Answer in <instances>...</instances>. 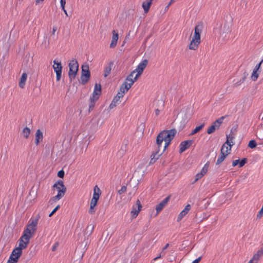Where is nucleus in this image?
Returning a JSON list of instances; mask_svg holds the SVG:
<instances>
[{"mask_svg":"<svg viewBox=\"0 0 263 263\" xmlns=\"http://www.w3.org/2000/svg\"><path fill=\"white\" fill-rule=\"evenodd\" d=\"M238 126L237 124H235V125H234L231 129L230 133L235 134L236 135L237 132Z\"/></svg>","mask_w":263,"mask_h":263,"instance_id":"obj_54","label":"nucleus"},{"mask_svg":"<svg viewBox=\"0 0 263 263\" xmlns=\"http://www.w3.org/2000/svg\"><path fill=\"white\" fill-rule=\"evenodd\" d=\"M190 111V108L188 107H183L180 110V114H184V116L182 117V119L180 122V125L179 127V132L181 131L185 127L186 124L187 123L189 120L190 119V115L189 114Z\"/></svg>","mask_w":263,"mask_h":263,"instance_id":"obj_4","label":"nucleus"},{"mask_svg":"<svg viewBox=\"0 0 263 263\" xmlns=\"http://www.w3.org/2000/svg\"><path fill=\"white\" fill-rule=\"evenodd\" d=\"M261 67H255L251 74L252 80L255 81L257 80L259 74L260 73Z\"/></svg>","mask_w":263,"mask_h":263,"instance_id":"obj_22","label":"nucleus"},{"mask_svg":"<svg viewBox=\"0 0 263 263\" xmlns=\"http://www.w3.org/2000/svg\"><path fill=\"white\" fill-rule=\"evenodd\" d=\"M257 142L255 139H251L248 144V147L251 149H254L257 146Z\"/></svg>","mask_w":263,"mask_h":263,"instance_id":"obj_38","label":"nucleus"},{"mask_svg":"<svg viewBox=\"0 0 263 263\" xmlns=\"http://www.w3.org/2000/svg\"><path fill=\"white\" fill-rule=\"evenodd\" d=\"M111 70V67H105L104 69V77L106 78L110 73Z\"/></svg>","mask_w":263,"mask_h":263,"instance_id":"obj_49","label":"nucleus"},{"mask_svg":"<svg viewBox=\"0 0 263 263\" xmlns=\"http://www.w3.org/2000/svg\"><path fill=\"white\" fill-rule=\"evenodd\" d=\"M172 197V195L170 194L166 197H165L163 200H162L159 203L156 205V215H157L164 208L166 205L170 200Z\"/></svg>","mask_w":263,"mask_h":263,"instance_id":"obj_9","label":"nucleus"},{"mask_svg":"<svg viewBox=\"0 0 263 263\" xmlns=\"http://www.w3.org/2000/svg\"><path fill=\"white\" fill-rule=\"evenodd\" d=\"M228 116V115H226L217 119L208 128L206 131L207 134L210 135L214 133L216 129H218L219 128V126L222 123L223 120Z\"/></svg>","mask_w":263,"mask_h":263,"instance_id":"obj_5","label":"nucleus"},{"mask_svg":"<svg viewBox=\"0 0 263 263\" xmlns=\"http://www.w3.org/2000/svg\"><path fill=\"white\" fill-rule=\"evenodd\" d=\"M25 229L30 230L31 231H32L35 233L36 231L37 227L31 224L30 223H28L25 227Z\"/></svg>","mask_w":263,"mask_h":263,"instance_id":"obj_43","label":"nucleus"},{"mask_svg":"<svg viewBox=\"0 0 263 263\" xmlns=\"http://www.w3.org/2000/svg\"><path fill=\"white\" fill-rule=\"evenodd\" d=\"M59 246V243L58 242H56L54 243V245L52 247V251H55L57 250V247Z\"/></svg>","mask_w":263,"mask_h":263,"instance_id":"obj_63","label":"nucleus"},{"mask_svg":"<svg viewBox=\"0 0 263 263\" xmlns=\"http://www.w3.org/2000/svg\"><path fill=\"white\" fill-rule=\"evenodd\" d=\"M112 39L109 45L110 48H114L116 46L119 39V34L117 30H113L112 31Z\"/></svg>","mask_w":263,"mask_h":263,"instance_id":"obj_15","label":"nucleus"},{"mask_svg":"<svg viewBox=\"0 0 263 263\" xmlns=\"http://www.w3.org/2000/svg\"><path fill=\"white\" fill-rule=\"evenodd\" d=\"M94 228H95V226H91V225H88L86 228L85 229V230L84 231V236H85V240H84V241H85L86 239H87V240H88V237L92 234L93 231V229H94ZM89 243H88V241H86L85 243V248L87 246H88Z\"/></svg>","mask_w":263,"mask_h":263,"instance_id":"obj_13","label":"nucleus"},{"mask_svg":"<svg viewBox=\"0 0 263 263\" xmlns=\"http://www.w3.org/2000/svg\"><path fill=\"white\" fill-rule=\"evenodd\" d=\"M202 29V23L198 22L194 28V35L189 46L190 49L195 50L198 48L201 42V33Z\"/></svg>","mask_w":263,"mask_h":263,"instance_id":"obj_2","label":"nucleus"},{"mask_svg":"<svg viewBox=\"0 0 263 263\" xmlns=\"http://www.w3.org/2000/svg\"><path fill=\"white\" fill-rule=\"evenodd\" d=\"M63 67H53L56 74L57 81H60L61 79Z\"/></svg>","mask_w":263,"mask_h":263,"instance_id":"obj_25","label":"nucleus"},{"mask_svg":"<svg viewBox=\"0 0 263 263\" xmlns=\"http://www.w3.org/2000/svg\"><path fill=\"white\" fill-rule=\"evenodd\" d=\"M204 176V174H203L201 172L197 173L196 176L194 180L192 182V184H193L196 183L197 181H198L200 179L202 178Z\"/></svg>","mask_w":263,"mask_h":263,"instance_id":"obj_41","label":"nucleus"},{"mask_svg":"<svg viewBox=\"0 0 263 263\" xmlns=\"http://www.w3.org/2000/svg\"><path fill=\"white\" fill-rule=\"evenodd\" d=\"M43 135L41 129H38L35 134L34 143L37 146L43 140Z\"/></svg>","mask_w":263,"mask_h":263,"instance_id":"obj_21","label":"nucleus"},{"mask_svg":"<svg viewBox=\"0 0 263 263\" xmlns=\"http://www.w3.org/2000/svg\"><path fill=\"white\" fill-rule=\"evenodd\" d=\"M53 62V65L52 66H54L55 65H56V66H62L61 61L58 60V59H55Z\"/></svg>","mask_w":263,"mask_h":263,"instance_id":"obj_60","label":"nucleus"},{"mask_svg":"<svg viewBox=\"0 0 263 263\" xmlns=\"http://www.w3.org/2000/svg\"><path fill=\"white\" fill-rule=\"evenodd\" d=\"M177 134V130L175 128L170 129H164L160 131L157 135L155 147L157 148V152L159 153L162 146L163 141H164V145L162 152L158 155L161 156L171 144L172 140L174 139Z\"/></svg>","mask_w":263,"mask_h":263,"instance_id":"obj_1","label":"nucleus"},{"mask_svg":"<svg viewBox=\"0 0 263 263\" xmlns=\"http://www.w3.org/2000/svg\"><path fill=\"white\" fill-rule=\"evenodd\" d=\"M101 195V190L99 189L97 185H96L93 187V196L91 199L90 202L98 204Z\"/></svg>","mask_w":263,"mask_h":263,"instance_id":"obj_10","label":"nucleus"},{"mask_svg":"<svg viewBox=\"0 0 263 263\" xmlns=\"http://www.w3.org/2000/svg\"><path fill=\"white\" fill-rule=\"evenodd\" d=\"M235 137V134L230 133L229 135H227L226 141L223 144L224 145V147H226V145L229 146V150L231 151L232 146L234 145V140Z\"/></svg>","mask_w":263,"mask_h":263,"instance_id":"obj_11","label":"nucleus"},{"mask_svg":"<svg viewBox=\"0 0 263 263\" xmlns=\"http://www.w3.org/2000/svg\"><path fill=\"white\" fill-rule=\"evenodd\" d=\"M62 197H63V196H62L59 194H57V195L52 197V198H51L50 199V200H49L48 203L50 205H52L54 203H55V202H57L58 201H59V200H60Z\"/></svg>","mask_w":263,"mask_h":263,"instance_id":"obj_33","label":"nucleus"},{"mask_svg":"<svg viewBox=\"0 0 263 263\" xmlns=\"http://www.w3.org/2000/svg\"><path fill=\"white\" fill-rule=\"evenodd\" d=\"M31 130L29 127H27L26 126L24 129H23V137L27 139L29 137V135L30 134Z\"/></svg>","mask_w":263,"mask_h":263,"instance_id":"obj_37","label":"nucleus"},{"mask_svg":"<svg viewBox=\"0 0 263 263\" xmlns=\"http://www.w3.org/2000/svg\"><path fill=\"white\" fill-rule=\"evenodd\" d=\"M194 142V140H187L182 141L179 146V153L180 154L183 153L189 148Z\"/></svg>","mask_w":263,"mask_h":263,"instance_id":"obj_8","label":"nucleus"},{"mask_svg":"<svg viewBox=\"0 0 263 263\" xmlns=\"http://www.w3.org/2000/svg\"><path fill=\"white\" fill-rule=\"evenodd\" d=\"M25 229L30 230L31 231H32L35 233L36 231L37 227L31 224L30 223H28L25 227Z\"/></svg>","mask_w":263,"mask_h":263,"instance_id":"obj_44","label":"nucleus"},{"mask_svg":"<svg viewBox=\"0 0 263 263\" xmlns=\"http://www.w3.org/2000/svg\"><path fill=\"white\" fill-rule=\"evenodd\" d=\"M263 215V209L261 208V209L258 212L256 216V219H259Z\"/></svg>","mask_w":263,"mask_h":263,"instance_id":"obj_57","label":"nucleus"},{"mask_svg":"<svg viewBox=\"0 0 263 263\" xmlns=\"http://www.w3.org/2000/svg\"><path fill=\"white\" fill-rule=\"evenodd\" d=\"M49 41L48 40L47 41V36H44V41L43 42H42V44H41V47L42 48H45V49H47V48H49Z\"/></svg>","mask_w":263,"mask_h":263,"instance_id":"obj_36","label":"nucleus"},{"mask_svg":"<svg viewBox=\"0 0 263 263\" xmlns=\"http://www.w3.org/2000/svg\"><path fill=\"white\" fill-rule=\"evenodd\" d=\"M81 84L83 85L86 84L90 80L91 72L89 67H81Z\"/></svg>","mask_w":263,"mask_h":263,"instance_id":"obj_6","label":"nucleus"},{"mask_svg":"<svg viewBox=\"0 0 263 263\" xmlns=\"http://www.w3.org/2000/svg\"><path fill=\"white\" fill-rule=\"evenodd\" d=\"M126 186L125 185H123L122 187H121V189L119 190H118V193L120 194V195H121L122 194H123V193L125 192L126 191Z\"/></svg>","mask_w":263,"mask_h":263,"instance_id":"obj_56","label":"nucleus"},{"mask_svg":"<svg viewBox=\"0 0 263 263\" xmlns=\"http://www.w3.org/2000/svg\"><path fill=\"white\" fill-rule=\"evenodd\" d=\"M18 247H15V248H17L20 251H22L24 249H25L28 247V245H29L30 241L28 240H26L24 239V238H22V237H21L18 240Z\"/></svg>","mask_w":263,"mask_h":263,"instance_id":"obj_16","label":"nucleus"},{"mask_svg":"<svg viewBox=\"0 0 263 263\" xmlns=\"http://www.w3.org/2000/svg\"><path fill=\"white\" fill-rule=\"evenodd\" d=\"M57 176L59 178H62V179L64 177L65 172H64L63 169L61 170L60 171H59L58 172Z\"/></svg>","mask_w":263,"mask_h":263,"instance_id":"obj_53","label":"nucleus"},{"mask_svg":"<svg viewBox=\"0 0 263 263\" xmlns=\"http://www.w3.org/2000/svg\"><path fill=\"white\" fill-rule=\"evenodd\" d=\"M40 218V216L39 215H38V217L37 218H31L29 221V222L28 223H30L31 224L37 227V223H38V221H39V218Z\"/></svg>","mask_w":263,"mask_h":263,"instance_id":"obj_42","label":"nucleus"},{"mask_svg":"<svg viewBox=\"0 0 263 263\" xmlns=\"http://www.w3.org/2000/svg\"><path fill=\"white\" fill-rule=\"evenodd\" d=\"M34 233L30 230L24 229L22 235L21 236L25 240L30 241V240L33 236Z\"/></svg>","mask_w":263,"mask_h":263,"instance_id":"obj_20","label":"nucleus"},{"mask_svg":"<svg viewBox=\"0 0 263 263\" xmlns=\"http://www.w3.org/2000/svg\"><path fill=\"white\" fill-rule=\"evenodd\" d=\"M153 1L154 0H146L142 3V7L145 13L149 11Z\"/></svg>","mask_w":263,"mask_h":263,"instance_id":"obj_23","label":"nucleus"},{"mask_svg":"<svg viewBox=\"0 0 263 263\" xmlns=\"http://www.w3.org/2000/svg\"><path fill=\"white\" fill-rule=\"evenodd\" d=\"M124 95L123 94H120V92H118V93L114 97L111 103L110 104L108 109H111L117 106V104H119L121 102L120 100L121 98L123 97Z\"/></svg>","mask_w":263,"mask_h":263,"instance_id":"obj_12","label":"nucleus"},{"mask_svg":"<svg viewBox=\"0 0 263 263\" xmlns=\"http://www.w3.org/2000/svg\"><path fill=\"white\" fill-rule=\"evenodd\" d=\"M138 129L140 131L144 132L145 129V124L144 123H141L138 127Z\"/></svg>","mask_w":263,"mask_h":263,"instance_id":"obj_61","label":"nucleus"},{"mask_svg":"<svg viewBox=\"0 0 263 263\" xmlns=\"http://www.w3.org/2000/svg\"><path fill=\"white\" fill-rule=\"evenodd\" d=\"M52 190H57L58 194L63 197L65 195L67 189L64 185V181L61 179L57 180L52 185Z\"/></svg>","mask_w":263,"mask_h":263,"instance_id":"obj_3","label":"nucleus"},{"mask_svg":"<svg viewBox=\"0 0 263 263\" xmlns=\"http://www.w3.org/2000/svg\"><path fill=\"white\" fill-rule=\"evenodd\" d=\"M141 70H142V69H138V70L139 72H138V74H136L134 78V79L131 78V79H130V80H126V81L129 82V83H132V84L133 85L134 83L135 82H136L138 80V79L140 78V77L141 76V74H142ZM125 80L126 81V79Z\"/></svg>","mask_w":263,"mask_h":263,"instance_id":"obj_31","label":"nucleus"},{"mask_svg":"<svg viewBox=\"0 0 263 263\" xmlns=\"http://www.w3.org/2000/svg\"><path fill=\"white\" fill-rule=\"evenodd\" d=\"M131 32V31L129 30L128 33H127V34H126L125 37V39H124V41H123V44L122 45V46L123 47L124 44L126 43V41L128 40H130V33Z\"/></svg>","mask_w":263,"mask_h":263,"instance_id":"obj_55","label":"nucleus"},{"mask_svg":"<svg viewBox=\"0 0 263 263\" xmlns=\"http://www.w3.org/2000/svg\"><path fill=\"white\" fill-rule=\"evenodd\" d=\"M245 80V77H242L239 80H238L236 82L234 83V85L235 87H237L243 83Z\"/></svg>","mask_w":263,"mask_h":263,"instance_id":"obj_51","label":"nucleus"},{"mask_svg":"<svg viewBox=\"0 0 263 263\" xmlns=\"http://www.w3.org/2000/svg\"><path fill=\"white\" fill-rule=\"evenodd\" d=\"M67 66H79V65L76 59H72L69 61Z\"/></svg>","mask_w":263,"mask_h":263,"instance_id":"obj_47","label":"nucleus"},{"mask_svg":"<svg viewBox=\"0 0 263 263\" xmlns=\"http://www.w3.org/2000/svg\"><path fill=\"white\" fill-rule=\"evenodd\" d=\"M146 67H137L136 69L132 71L126 77V80H130V79L133 78L134 74L136 73V74H138V72H139L138 69H142V74L143 72V71L145 69Z\"/></svg>","mask_w":263,"mask_h":263,"instance_id":"obj_27","label":"nucleus"},{"mask_svg":"<svg viewBox=\"0 0 263 263\" xmlns=\"http://www.w3.org/2000/svg\"><path fill=\"white\" fill-rule=\"evenodd\" d=\"M202 258V256L198 257L197 258L193 261L192 263H199Z\"/></svg>","mask_w":263,"mask_h":263,"instance_id":"obj_64","label":"nucleus"},{"mask_svg":"<svg viewBox=\"0 0 263 263\" xmlns=\"http://www.w3.org/2000/svg\"><path fill=\"white\" fill-rule=\"evenodd\" d=\"M23 254L22 251L18 250L17 248H14L12 250L11 254L10 256H12V257H15L18 259L21 257Z\"/></svg>","mask_w":263,"mask_h":263,"instance_id":"obj_28","label":"nucleus"},{"mask_svg":"<svg viewBox=\"0 0 263 263\" xmlns=\"http://www.w3.org/2000/svg\"><path fill=\"white\" fill-rule=\"evenodd\" d=\"M93 91L99 93V94L101 95L102 91L101 84L100 83H96L95 85Z\"/></svg>","mask_w":263,"mask_h":263,"instance_id":"obj_39","label":"nucleus"},{"mask_svg":"<svg viewBox=\"0 0 263 263\" xmlns=\"http://www.w3.org/2000/svg\"><path fill=\"white\" fill-rule=\"evenodd\" d=\"M263 255V247L259 250H258L256 253H255L253 256V259H255L256 261H258L259 257Z\"/></svg>","mask_w":263,"mask_h":263,"instance_id":"obj_34","label":"nucleus"},{"mask_svg":"<svg viewBox=\"0 0 263 263\" xmlns=\"http://www.w3.org/2000/svg\"><path fill=\"white\" fill-rule=\"evenodd\" d=\"M148 64V60L147 59H144L142 60L138 66H147Z\"/></svg>","mask_w":263,"mask_h":263,"instance_id":"obj_59","label":"nucleus"},{"mask_svg":"<svg viewBox=\"0 0 263 263\" xmlns=\"http://www.w3.org/2000/svg\"><path fill=\"white\" fill-rule=\"evenodd\" d=\"M204 126H205L204 123H203L201 124L200 125L197 126L193 130H192L191 133L189 134V136H193V135L196 134L200 131H201L203 129V128L204 127Z\"/></svg>","mask_w":263,"mask_h":263,"instance_id":"obj_29","label":"nucleus"},{"mask_svg":"<svg viewBox=\"0 0 263 263\" xmlns=\"http://www.w3.org/2000/svg\"><path fill=\"white\" fill-rule=\"evenodd\" d=\"M68 77L70 81L76 79L79 70V67H69Z\"/></svg>","mask_w":263,"mask_h":263,"instance_id":"obj_14","label":"nucleus"},{"mask_svg":"<svg viewBox=\"0 0 263 263\" xmlns=\"http://www.w3.org/2000/svg\"><path fill=\"white\" fill-rule=\"evenodd\" d=\"M100 97L91 96L89 99V101H93V102H96V101L99 99Z\"/></svg>","mask_w":263,"mask_h":263,"instance_id":"obj_62","label":"nucleus"},{"mask_svg":"<svg viewBox=\"0 0 263 263\" xmlns=\"http://www.w3.org/2000/svg\"><path fill=\"white\" fill-rule=\"evenodd\" d=\"M18 260L19 259L12 257V256H10L7 263H17Z\"/></svg>","mask_w":263,"mask_h":263,"instance_id":"obj_48","label":"nucleus"},{"mask_svg":"<svg viewBox=\"0 0 263 263\" xmlns=\"http://www.w3.org/2000/svg\"><path fill=\"white\" fill-rule=\"evenodd\" d=\"M157 152V148H155V149L154 152H153L152 155H151V159L150 160V162L149 163V164H153L157 159H158L159 157L160 156H158V155H159V153H156Z\"/></svg>","mask_w":263,"mask_h":263,"instance_id":"obj_26","label":"nucleus"},{"mask_svg":"<svg viewBox=\"0 0 263 263\" xmlns=\"http://www.w3.org/2000/svg\"><path fill=\"white\" fill-rule=\"evenodd\" d=\"M210 163V161H207L206 163L204 164L203 168H202L201 171H200L204 175L207 173V172L208 171V168L209 167Z\"/></svg>","mask_w":263,"mask_h":263,"instance_id":"obj_46","label":"nucleus"},{"mask_svg":"<svg viewBox=\"0 0 263 263\" xmlns=\"http://www.w3.org/2000/svg\"><path fill=\"white\" fill-rule=\"evenodd\" d=\"M128 91V87L125 85V83L123 82L120 86V89L118 92H120V94H125Z\"/></svg>","mask_w":263,"mask_h":263,"instance_id":"obj_35","label":"nucleus"},{"mask_svg":"<svg viewBox=\"0 0 263 263\" xmlns=\"http://www.w3.org/2000/svg\"><path fill=\"white\" fill-rule=\"evenodd\" d=\"M9 58V48L7 49L5 53L3 54L2 59L0 60V63L2 65L7 64V62Z\"/></svg>","mask_w":263,"mask_h":263,"instance_id":"obj_30","label":"nucleus"},{"mask_svg":"<svg viewBox=\"0 0 263 263\" xmlns=\"http://www.w3.org/2000/svg\"><path fill=\"white\" fill-rule=\"evenodd\" d=\"M141 211V209L137 208V207L133 205L132 209L130 212L131 219L133 220L136 218Z\"/></svg>","mask_w":263,"mask_h":263,"instance_id":"obj_24","label":"nucleus"},{"mask_svg":"<svg viewBox=\"0 0 263 263\" xmlns=\"http://www.w3.org/2000/svg\"><path fill=\"white\" fill-rule=\"evenodd\" d=\"M32 59H30V54H27L24 58L22 66H27L28 64L30 65L32 64Z\"/></svg>","mask_w":263,"mask_h":263,"instance_id":"obj_32","label":"nucleus"},{"mask_svg":"<svg viewBox=\"0 0 263 263\" xmlns=\"http://www.w3.org/2000/svg\"><path fill=\"white\" fill-rule=\"evenodd\" d=\"M98 204H96L95 203H93L90 202V208H89V209L88 210V213L90 214L93 215V214H94L95 213L96 211V206Z\"/></svg>","mask_w":263,"mask_h":263,"instance_id":"obj_40","label":"nucleus"},{"mask_svg":"<svg viewBox=\"0 0 263 263\" xmlns=\"http://www.w3.org/2000/svg\"><path fill=\"white\" fill-rule=\"evenodd\" d=\"M191 209V206L190 204H187L183 209L182 211L178 214L177 221H180L189 212Z\"/></svg>","mask_w":263,"mask_h":263,"instance_id":"obj_19","label":"nucleus"},{"mask_svg":"<svg viewBox=\"0 0 263 263\" xmlns=\"http://www.w3.org/2000/svg\"><path fill=\"white\" fill-rule=\"evenodd\" d=\"M60 208V204H58L57 205L54 209L53 210L51 211V212L50 213V214H49V217H51L54 213H55V212L59 210V209Z\"/></svg>","mask_w":263,"mask_h":263,"instance_id":"obj_52","label":"nucleus"},{"mask_svg":"<svg viewBox=\"0 0 263 263\" xmlns=\"http://www.w3.org/2000/svg\"><path fill=\"white\" fill-rule=\"evenodd\" d=\"M25 229L30 230L31 231H32L35 233L36 231L37 227L31 224L30 223H28L25 227Z\"/></svg>","mask_w":263,"mask_h":263,"instance_id":"obj_45","label":"nucleus"},{"mask_svg":"<svg viewBox=\"0 0 263 263\" xmlns=\"http://www.w3.org/2000/svg\"><path fill=\"white\" fill-rule=\"evenodd\" d=\"M247 162V158H243L241 159H238L232 161V166L235 167L238 165V167L241 168L243 167Z\"/></svg>","mask_w":263,"mask_h":263,"instance_id":"obj_17","label":"nucleus"},{"mask_svg":"<svg viewBox=\"0 0 263 263\" xmlns=\"http://www.w3.org/2000/svg\"><path fill=\"white\" fill-rule=\"evenodd\" d=\"M96 102H93V101H89V108H88V112H90L92 110H93L95 106Z\"/></svg>","mask_w":263,"mask_h":263,"instance_id":"obj_50","label":"nucleus"},{"mask_svg":"<svg viewBox=\"0 0 263 263\" xmlns=\"http://www.w3.org/2000/svg\"><path fill=\"white\" fill-rule=\"evenodd\" d=\"M28 74L27 70L24 69V72L22 73L18 82V86L21 88L25 87L26 82L27 79Z\"/></svg>","mask_w":263,"mask_h":263,"instance_id":"obj_18","label":"nucleus"},{"mask_svg":"<svg viewBox=\"0 0 263 263\" xmlns=\"http://www.w3.org/2000/svg\"><path fill=\"white\" fill-rule=\"evenodd\" d=\"M225 150L224 145H222L220 148V153L217 160L216 165H219L221 164L227 158V157L230 154L228 147H226Z\"/></svg>","mask_w":263,"mask_h":263,"instance_id":"obj_7","label":"nucleus"},{"mask_svg":"<svg viewBox=\"0 0 263 263\" xmlns=\"http://www.w3.org/2000/svg\"><path fill=\"white\" fill-rule=\"evenodd\" d=\"M135 206L137 207V208H139L142 210V205L139 200V199H137L136 201V203L135 205H134Z\"/></svg>","mask_w":263,"mask_h":263,"instance_id":"obj_58","label":"nucleus"}]
</instances>
